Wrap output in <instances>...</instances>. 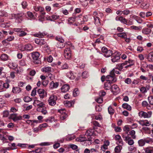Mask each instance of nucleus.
<instances>
[{
	"instance_id": "nucleus-1",
	"label": "nucleus",
	"mask_w": 153,
	"mask_h": 153,
	"mask_svg": "<svg viewBox=\"0 0 153 153\" xmlns=\"http://www.w3.org/2000/svg\"><path fill=\"white\" fill-rule=\"evenodd\" d=\"M18 48L21 51H31L33 50L32 46L30 44H27L25 45H23L22 44H20L18 45Z\"/></svg>"
},
{
	"instance_id": "nucleus-2",
	"label": "nucleus",
	"mask_w": 153,
	"mask_h": 153,
	"mask_svg": "<svg viewBox=\"0 0 153 153\" xmlns=\"http://www.w3.org/2000/svg\"><path fill=\"white\" fill-rule=\"evenodd\" d=\"M40 54L37 52H33L32 53V56L33 58V61L34 63L36 64H39L41 61L39 58Z\"/></svg>"
},
{
	"instance_id": "nucleus-3",
	"label": "nucleus",
	"mask_w": 153,
	"mask_h": 153,
	"mask_svg": "<svg viewBox=\"0 0 153 153\" xmlns=\"http://www.w3.org/2000/svg\"><path fill=\"white\" fill-rule=\"evenodd\" d=\"M57 97L54 95H51L48 100L49 104L51 106H53L56 105V101L57 100Z\"/></svg>"
},
{
	"instance_id": "nucleus-4",
	"label": "nucleus",
	"mask_w": 153,
	"mask_h": 153,
	"mask_svg": "<svg viewBox=\"0 0 153 153\" xmlns=\"http://www.w3.org/2000/svg\"><path fill=\"white\" fill-rule=\"evenodd\" d=\"M152 114V112L151 111L147 112L141 111L139 113V115L140 117L144 118H149L151 116Z\"/></svg>"
},
{
	"instance_id": "nucleus-5",
	"label": "nucleus",
	"mask_w": 153,
	"mask_h": 153,
	"mask_svg": "<svg viewBox=\"0 0 153 153\" xmlns=\"http://www.w3.org/2000/svg\"><path fill=\"white\" fill-rule=\"evenodd\" d=\"M33 105L35 107H38V108H40L44 105L42 102L37 100L36 98H34Z\"/></svg>"
},
{
	"instance_id": "nucleus-6",
	"label": "nucleus",
	"mask_w": 153,
	"mask_h": 153,
	"mask_svg": "<svg viewBox=\"0 0 153 153\" xmlns=\"http://www.w3.org/2000/svg\"><path fill=\"white\" fill-rule=\"evenodd\" d=\"M120 59V55L119 54L114 53L111 56V61L114 62H117Z\"/></svg>"
},
{
	"instance_id": "nucleus-7",
	"label": "nucleus",
	"mask_w": 153,
	"mask_h": 153,
	"mask_svg": "<svg viewBox=\"0 0 153 153\" xmlns=\"http://www.w3.org/2000/svg\"><path fill=\"white\" fill-rule=\"evenodd\" d=\"M10 118L13 121L16 122L21 120L22 119V117L20 116H17L16 114H13L10 115Z\"/></svg>"
},
{
	"instance_id": "nucleus-8",
	"label": "nucleus",
	"mask_w": 153,
	"mask_h": 153,
	"mask_svg": "<svg viewBox=\"0 0 153 153\" xmlns=\"http://www.w3.org/2000/svg\"><path fill=\"white\" fill-rule=\"evenodd\" d=\"M111 90L114 95H117L119 92V88L116 85H114L112 86Z\"/></svg>"
},
{
	"instance_id": "nucleus-9",
	"label": "nucleus",
	"mask_w": 153,
	"mask_h": 153,
	"mask_svg": "<svg viewBox=\"0 0 153 153\" xmlns=\"http://www.w3.org/2000/svg\"><path fill=\"white\" fill-rule=\"evenodd\" d=\"M36 110L38 111L41 112L44 115H45L47 113L46 108L44 106L40 108H37Z\"/></svg>"
},
{
	"instance_id": "nucleus-10",
	"label": "nucleus",
	"mask_w": 153,
	"mask_h": 153,
	"mask_svg": "<svg viewBox=\"0 0 153 153\" xmlns=\"http://www.w3.org/2000/svg\"><path fill=\"white\" fill-rule=\"evenodd\" d=\"M35 41L36 44L41 45H44L46 43V42L44 39H36Z\"/></svg>"
},
{
	"instance_id": "nucleus-11",
	"label": "nucleus",
	"mask_w": 153,
	"mask_h": 153,
	"mask_svg": "<svg viewBox=\"0 0 153 153\" xmlns=\"http://www.w3.org/2000/svg\"><path fill=\"white\" fill-rule=\"evenodd\" d=\"M106 79L107 81H109L108 82H110V83H112L116 81L115 77L110 75L107 76Z\"/></svg>"
},
{
	"instance_id": "nucleus-12",
	"label": "nucleus",
	"mask_w": 153,
	"mask_h": 153,
	"mask_svg": "<svg viewBox=\"0 0 153 153\" xmlns=\"http://www.w3.org/2000/svg\"><path fill=\"white\" fill-rule=\"evenodd\" d=\"M59 86V83L57 82H54L52 81L50 83V88L51 89H53L56 88Z\"/></svg>"
},
{
	"instance_id": "nucleus-13",
	"label": "nucleus",
	"mask_w": 153,
	"mask_h": 153,
	"mask_svg": "<svg viewBox=\"0 0 153 153\" xmlns=\"http://www.w3.org/2000/svg\"><path fill=\"white\" fill-rule=\"evenodd\" d=\"M75 103V101H68L66 100L64 102V105L66 107H71L73 105H74Z\"/></svg>"
},
{
	"instance_id": "nucleus-14",
	"label": "nucleus",
	"mask_w": 153,
	"mask_h": 153,
	"mask_svg": "<svg viewBox=\"0 0 153 153\" xmlns=\"http://www.w3.org/2000/svg\"><path fill=\"white\" fill-rule=\"evenodd\" d=\"M69 89V86L67 84L63 85L61 88V90L62 92L65 93L68 91Z\"/></svg>"
},
{
	"instance_id": "nucleus-15",
	"label": "nucleus",
	"mask_w": 153,
	"mask_h": 153,
	"mask_svg": "<svg viewBox=\"0 0 153 153\" xmlns=\"http://www.w3.org/2000/svg\"><path fill=\"white\" fill-rule=\"evenodd\" d=\"M131 62H132V61L130 60L128 61H125L124 62L117 64V66L118 68H121V69H122L123 68V66L124 65H127L128 63H130Z\"/></svg>"
},
{
	"instance_id": "nucleus-16",
	"label": "nucleus",
	"mask_w": 153,
	"mask_h": 153,
	"mask_svg": "<svg viewBox=\"0 0 153 153\" xmlns=\"http://www.w3.org/2000/svg\"><path fill=\"white\" fill-rule=\"evenodd\" d=\"M46 35V34L45 32L41 33L39 32V33L35 34H33L34 36L36 37L39 38H43Z\"/></svg>"
},
{
	"instance_id": "nucleus-17",
	"label": "nucleus",
	"mask_w": 153,
	"mask_h": 153,
	"mask_svg": "<svg viewBox=\"0 0 153 153\" xmlns=\"http://www.w3.org/2000/svg\"><path fill=\"white\" fill-rule=\"evenodd\" d=\"M93 134V133L90 130H87L85 133V134L87 136L88 140V141H90L91 140V137L90 136Z\"/></svg>"
},
{
	"instance_id": "nucleus-18",
	"label": "nucleus",
	"mask_w": 153,
	"mask_h": 153,
	"mask_svg": "<svg viewBox=\"0 0 153 153\" xmlns=\"http://www.w3.org/2000/svg\"><path fill=\"white\" fill-rule=\"evenodd\" d=\"M38 94L40 98H43L44 97V90L43 89H40L37 91Z\"/></svg>"
},
{
	"instance_id": "nucleus-19",
	"label": "nucleus",
	"mask_w": 153,
	"mask_h": 153,
	"mask_svg": "<svg viewBox=\"0 0 153 153\" xmlns=\"http://www.w3.org/2000/svg\"><path fill=\"white\" fill-rule=\"evenodd\" d=\"M116 20L117 21L119 20L122 23H124V24H126L127 23V20L126 19L122 16H120V17H116Z\"/></svg>"
},
{
	"instance_id": "nucleus-20",
	"label": "nucleus",
	"mask_w": 153,
	"mask_h": 153,
	"mask_svg": "<svg viewBox=\"0 0 153 153\" xmlns=\"http://www.w3.org/2000/svg\"><path fill=\"white\" fill-rule=\"evenodd\" d=\"M67 76L71 79H73L74 78V74L71 71H70L67 73Z\"/></svg>"
},
{
	"instance_id": "nucleus-21",
	"label": "nucleus",
	"mask_w": 153,
	"mask_h": 153,
	"mask_svg": "<svg viewBox=\"0 0 153 153\" xmlns=\"http://www.w3.org/2000/svg\"><path fill=\"white\" fill-rule=\"evenodd\" d=\"M77 141L84 142L85 141L88 140V138L84 136H80L79 137L77 138L76 139Z\"/></svg>"
},
{
	"instance_id": "nucleus-22",
	"label": "nucleus",
	"mask_w": 153,
	"mask_h": 153,
	"mask_svg": "<svg viewBox=\"0 0 153 153\" xmlns=\"http://www.w3.org/2000/svg\"><path fill=\"white\" fill-rule=\"evenodd\" d=\"M111 85L110 82H107L104 84V88L106 90H108L111 89Z\"/></svg>"
},
{
	"instance_id": "nucleus-23",
	"label": "nucleus",
	"mask_w": 153,
	"mask_h": 153,
	"mask_svg": "<svg viewBox=\"0 0 153 153\" xmlns=\"http://www.w3.org/2000/svg\"><path fill=\"white\" fill-rule=\"evenodd\" d=\"M151 30L147 28H143L142 30V33L145 34H148L151 32Z\"/></svg>"
},
{
	"instance_id": "nucleus-24",
	"label": "nucleus",
	"mask_w": 153,
	"mask_h": 153,
	"mask_svg": "<svg viewBox=\"0 0 153 153\" xmlns=\"http://www.w3.org/2000/svg\"><path fill=\"white\" fill-rule=\"evenodd\" d=\"M122 107L123 108L126 109L130 111L131 110V107L126 103H124L123 104Z\"/></svg>"
},
{
	"instance_id": "nucleus-25",
	"label": "nucleus",
	"mask_w": 153,
	"mask_h": 153,
	"mask_svg": "<svg viewBox=\"0 0 153 153\" xmlns=\"http://www.w3.org/2000/svg\"><path fill=\"white\" fill-rule=\"evenodd\" d=\"M95 24L98 26H99L101 25L100 19L98 17H94V18Z\"/></svg>"
},
{
	"instance_id": "nucleus-26",
	"label": "nucleus",
	"mask_w": 153,
	"mask_h": 153,
	"mask_svg": "<svg viewBox=\"0 0 153 153\" xmlns=\"http://www.w3.org/2000/svg\"><path fill=\"white\" fill-rule=\"evenodd\" d=\"M129 134L128 133H126V132L122 134V136L124 140L127 141V140L130 139V137L129 136Z\"/></svg>"
},
{
	"instance_id": "nucleus-27",
	"label": "nucleus",
	"mask_w": 153,
	"mask_h": 153,
	"mask_svg": "<svg viewBox=\"0 0 153 153\" xmlns=\"http://www.w3.org/2000/svg\"><path fill=\"white\" fill-rule=\"evenodd\" d=\"M112 51L111 50H108L105 53H104V56L106 57H109L111 56H112L113 55Z\"/></svg>"
},
{
	"instance_id": "nucleus-28",
	"label": "nucleus",
	"mask_w": 153,
	"mask_h": 153,
	"mask_svg": "<svg viewBox=\"0 0 153 153\" xmlns=\"http://www.w3.org/2000/svg\"><path fill=\"white\" fill-rule=\"evenodd\" d=\"M88 0H79L81 4L83 7H86L88 4Z\"/></svg>"
},
{
	"instance_id": "nucleus-29",
	"label": "nucleus",
	"mask_w": 153,
	"mask_h": 153,
	"mask_svg": "<svg viewBox=\"0 0 153 153\" xmlns=\"http://www.w3.org/2000/svg\"><path fill=\"white\" fill-rule=\"evenodd\" d=\"M21 91V89L19 87H13L12 92L14 93H19Z\"/></svg>"
},
{
	"instance_id": "nucleus-30",
	"label": "nucleus",
	"mask_w": 153,
	"mask_h": 153,
	"mask_svg": "<svg viewBox=\"0 0 153 153\" xmlns=\"http://www.w3.org/2000/svg\"><path fill=\"white\" fill-rule=\"evenodd\" d=\"M38 120H27L26 121L27 123L28 124H31V126L33 127L34 126L33 123H38Z\"/></svg>"
},
{
	"instance_id": "nucleus-31",
	"label": "nucleus",
	"mask_w": 153,
	"mask_h": 153,
	"mask_svg": "<svg viewBox=\"0 0 153 153\" xmlns=\"http://www.w3.org/2000/svg\"><path fill=\"white\" fill-rule=\"evenodd\" d=\"M34 9L36 11H39L40 12H42L44 10V8H43L39 6L34 7Z\"/></svg>"
},
{
	"instance_id": "nucleus-32",
	"label": "nucleus",
	"mask_w": 153,
	"mask_h": 153,
	"mask_svg": "<svg viewBox=\"0 0 153 153\" xmlns=\"http://www.w3.org/2000/svg\"><path fill=\"white\" fill-rule=\"evenodd\" d=\"M42 70L43 72H50L51 71V68L49 67H45L42 68Z\"/></svg>"
},
{
	"instance_id": "nucleus-33",
	"label": "nucleus",
	"mask_w": 153,
	"mask_h": 153,
	"mask_svg": "<svg viewBox=\"0 0 153 153\" xmlns=\"http://www.w3.org/2000/svg\"><path fill=\"white\" fill-rule=\"evenodd\" d=\"M122 149V147L121 146H116L114 149V151L116 153H120Z\"/></svg>"
},
{
	"instance_id": "nucleus-34",
	"label": "nucleus",
	"mask_w": 153,
	"mask_h": 153,
	"mask_svg": "<svg viewBox=\"0 0 153 153\" xmlns=\"http://www.w3.org/2000/svg\"><path fill=\"white\" fill-rule=\"evenodd\" d=\"M55 39L57 41H58V42L57 43H64V40L61 37L59 36H56L55 37Z\"/></svg>"
},
{
	"instance_id": "nucleus-35",
	"label": "nucleus",
	"mask_w": 153,
	"mask_h": 153,
	"mask_svg": "<svg viewBox=\"0 0 153 153\" xmlns=\"http://www.w3.org/2000/svg\"><path fill=\"white\" fill-rule=\"evenodd\" d=\"M149 89V87H146V88L142 87L140 89V91L142 93H145L147 92V90Z\"/></svg>"
},
{
	"instance_id": "nucleus-36",
	"label": "nucleus",
	"mask_w": 153,
	"mask_h": 153,
	"mask_svg": "<svg viewBox=\"0 0 153 153\" xmlns=\"http://www.w3.org/2000/svg\"><path fill=\"white\" fill-rule=\"evenodd\" d=\"M131 127L130 126H125L123 128V131L125 132H126V133H128V132L130 131V128Z\"/></svg>"
},
{
	"instance_id": "nucleus-37",
	"label": "nucleus",
	"mask_w": 153,
	"mask_h": 153,
	"mask_svg": "<svg viewBox=\"0 0 153 153\" xmlns=\"http://www.w3.org/2000/svg\"><path fill=\"white\" fill-rule=\"evenodd\" d=\"M3 45L6 47H8L9 45V43L6 39H5L2 42Z\"/></svg>"
},
{
	"instance_id": "nucleus-38",
	"label": "nucleus",
	"mask_w": 153,
	"mask_h": 153,
	"mask_svg": "<svg viewBox=\"0 0 153 153\" xmlns=\"http://www.w3.org/2000/svg\"><path fill=\"white\" fill-rule=\"evenodd\" d=\"M0 59L3 61H6L7 59L8 56L6 54H3L1 55Z\"/></svg>"
},
{
	"instance_id": "nucleus-39",
	"label": "nucleus",
	"mask_w": 153,
	"mask_h": 153,
	"mask_svg": "<svg viewBox=\"0 0 153 153\" xmlns=\"http://www.w3.org/2000/svg\"><path fill=\"white\" fill-rule=\"evenodd\" d=\"M83 78H86L88 76V74L87 71H85L82 73V75Z\"/></svg>"
},
{
	"instance_id": "nucleus-40",
	"label": "nucleus",
	"mask_w": 153,
	"mask_h": 153,
	"mask_svg": "<svg viewBox=\"0 0 153 153\" xmlns=\"http://www.w3.org/2000/svg\"><path fill=\"white\" fill-rule=\"evenodd\" d=\"M75 21V17H71L68 19V21L69 24H71L74 22Z\"/></svg>"
},
{
	"instance_id": "nucleus-41",
	"label": "nucleus",
	"mask_w": 153,
	"mask_h": 153,
	"mask_svg": "<svg viewBox=\"0 0 153 153\" xmlns=\"http://www.w3.org/2000/svg\"><path fill=\"white\" fill-rule=\"evenodd\" d=\"M56 46L57 47L61 48H64L65 46V44L64 43H57Z\"/></svg>"
},
{
	"instance_id": "nucleus-42",
	"label": "nucleus",
	"mask_w": 153,
	"mask_h": 153,
	"mask_svg": "<svg viewBox=\"0 0 153 153\" xmlns=\"http://www.w3.org/2000/svg\"><path fill=\"white\" fill-rule=\"evenodd\" d=\"M148 59L150 61H153V53L151 52L148 55Z\"/></svg>"
},
{
	"instance_id": "nucleus-43",
	"label": "nucleus",
	"mask_w": 153,
	"mask_h": 153,
	"mask_svg": "<svg viewBox=\"0 0 153 153\" xmlns=\"http://www.w3.org/2000/svg\"><path fill=\"white\" fill-rule=\"evenodd\" d=\"M73 95L74 97L76 96L79 94V91L77 88H75L73 91Z\"/></svg>"
},
{
	"instance_id": "nucleus-44",
	"label": "nucleus",
	"mask_w": 153,
	"mask_h": 153,
	"mask_svg": "<svg viewBox=\"0 0 153 153\" xmlns=\"http://www.w3.org/2000/svg\"><path fill=\"white\" fill-rule=\"evenodd\" d=\"M64 56L66 59H69L71 57V53L70 52L64 54Z\"/></svg>"
},
{
	"instance_id": "nucleus-45",
	"label": "nucleus",
	"mask_w": 153,
	"mask_h": 153,
	"mask_svg": "<svg viewBox=\"0 0 153 153\" xmlns=\"http://www.w3.org/2000/svg\"><path fill=\"white\" fill-rule=\"evenodd\" d=\"M117 35L118 37L123 38H125L126 36V34L125 33H118Z\"/></svg>"
},
{
	"instance_id": "nucleus-46",
	"label": "nucleus",
	"mask_w": 153,
	"mask_h": 153,
	"mask_svg": "<svg viewBox=\"0 0 153 153\" xmlns=\"http://www.w3.org/2000/svg\"><path fill=\"white\" fill-rule=\"evenodd\" d=\"M145 151L146 153H153V149L147 148L146 149Z\"/></svg>"
},
{
	"instance_id": "nucleus-47",
	"label": "nucleus",
	"mask_w": 153,
	"mask_h": 153,
	"mask_svg": "<svg viewBox=\"0 0 153 153\" xmlns=\"http://www.w3.org/2000/svg\"><path fill=\"white\" fill-rule=\"evenodd\" d=\"M139 145L140 146H143L145 144V141L144 140L141 139L138 141Z\"/></svg>"
},
{
	"instance_id": "nucleus-48",
	"label": "nucleus",
	"mask_w": 153,
	"mask_h": 153,
	"mask_svg": "<svg viewBox=\"0 0 153 153\" xmlns=\"http://www.w3.org/2000/svg\"><path fill=\"white\" fill-rule=\"evenodd\" d=\"M108 113L110 114H113L114 113V110L111 106L108 107Z\"/></svg>"
},
{
	"instance_id": "nucleus-49",
	"label": "nucleus",
	"mask_w": 153,
	"mask_h": 153,
	"mask_svg": "<svg viewBox=\"0 0 153 153\" xmlns=\"http://www.w3.org/2000/svg\"><path fill=\"white\" fill-rule=\"evenodd\" d=\"M31 98L28 96L25 97L24 98V100L25 102H28L32 100Z\"/></svg>"
},
{
	"instance_id": "nucleus-50",
	"label": "nucleus",
	"mask_w": 153,
	"mask_h": 153,
	"mask_svg": "<svg viewBox=\"0 0 153 153\" xmlns=\"http://www.w3.org/2000/svg\"><path fill=\"white\" fill-rule=\"evenodd\" d=\"M148 100L149 103L152 105H153V96L148 97Z\"/></svg>"
},
{
	"instance_id": "nucleus-51",
	"label": "nucleus",
	"mask_w": 153,
	"mask_h": 153,
	"mask_svg": "<svg viewBox=\"0 0 153 153\" xmlns=\"http://www.w3.org/2000/svg\"><path fill=\"white\" fill-rule=\"evenodd\" d=\"M48 126V124L47 123H44L40 125L39 126V128L40 130H42V129L43 128H45L46 127Z\"/></svg>"
},
{
	"instance_id": "nucleus-52",
	"label": "nucleus",
	"mask_w": 153,
	"mask_h": 153,
	"mask_svg": "<svg viewBox=\"0 0 153 153\" xmlns=\"http://www.w3.org/2000/svg\"><path fill=\"white\" fill-rule=\"evenodd\" d=\"M7 16L8 14L6 12L4 11H0V16Z\"/></svg>"
},
{
	"instance_id": "nucleus-53",
	"label": "nucleus",
	"mask_w": 153,
	"mask_h": 153,
	"mask_svg": "<svg viewBox=\"0 0 153 153\" xmlns=\"http://www.w3.org/2000/svg\"><path fill=\"white\" fill-rule=\"evenodd\" d=\"M96 101L99 103H101L102 102L103 99L102 97H100L95 100Z\"/></svg>"
},
{
	"instance_id": "nucleus-54",
	"label": "nucleus",
	"mask_w": 153,
	"mask_h": 153,
	"mask_svg": "<svg viewBox=\"0 0 153 153\" xmlns=\"http://www.w3.org/2000/svg\"><path fill=\"white\" fill-rule=\"evenodd\" d=\"M52 19L53 20H55L59 18V15L56 14H53L51 16Z\"/></svg>"
},
{
	"instance_id": "nucleus-55",
	"label": "nucleus",
	"mask_w": 153,
	"mask_h": 153,
	"mask_svg": "<svg viewBox=\"0 0 153 153\" xmlns=\"http://www.w3.org/2000/svg\"><path fill=\"white\" fill-rule=\"evenodd\" d=\"M27 34V33L25 32L24 31L22 30L19 33V36H23L26 35Z\"/></svg>"
},
{
	"instance_id": "nucleus-56",
	"label": "nucleus",
	"mask_w": 153,
	"mask_h": 153,
	"mask_svg": "<svg viewBox=\"0 0 153 153\" xmlns=\"http://www.w3.org/2000/svg\"><path fill=\"white\" fill-rule=\"evenodd\" d=\"M106 94V92L103 91H101L99 93V96L100 97H103L105 96Z\"/></svg>"
},
{
	"instance_id": "nucleus-57",
	"label": "nucleus",
	"mask_w": 153,
	"mask_h": 153,
	"mask_svg": "<svg viewBox=\"0 0 153 153\" xmlns=\"http://www.w3.org/2000/svg\"><path fill=\"white\" fill-rule=\"evenodd\" d=\"M127 140L128 141V144L130 145H132L134 143V142L133 141V140L131 139H130H130H129Z\"/></svg>"
},
{
	"instance_id": "nucleus-58",
	"label": "nucleus",
	"mask_w": 153,
	"mask_h": 153,
	"mask_svg": "<svg viewBox=\"0 0 153 153\" xmlns=\"http://www.w3.org/2000/svg\"><path fill=\"white\" fill-rule=\"evenodd\" d=\"M68 66L66 63H65L61 67V68L62 70L67 69L68 68Z\"/></svg>"
},
{
	"instance_id": "nucleus-59",
	"label": "nucleus",
	"mask_w": 153,
	"mask_h": 153,
	"mask_svg": "<svg viewBox=\"0 0 153 153\" xmlns=\"http://www.w3.org/2000/svg\"><path fill=\"white\" fill-rule=\"evenodd\" d=\"M28 16L30 18L34 19V17L32 13L30 12H28L27 13Z\"/></svg>"
},
{
	"instance_id": "nucleus-60",
	"label": "nucleus",
	"mask_w": 153,
	"mask_h": 153,
	"mask_svg": "<svg viewBox=\"0 0 153 153\" xmlns=\"http://www.w3.org/2000/svg\"><path fill=\"white\" fill-rule=\"evenodd\" d=\"M130 11L127 9H126L123 11V14L125 15H127L130 14Z\"/></svg>"
},
{
	"instance_id": "nucleus-61",
	"label": "nucleus",
	"mask_w": 153,
	"mask_h": 153,
	"mask_svg": "<svg viewBox=\"0 0 153 153\" xmlns=\"http://www.w3.org/2000/svg\"><path fill=\"white\" fill-rule=\"evenodd\" d=\"M22 5L23 8H25L27 6V4L26 1H23L22 3Z\"/></svg>"
},
{
	"instance_id": "nucleus-62",
	"label": "nucleus",
	"mask_w": 153,
	"mask_h": 153,
	"mask_svg": "<svg viewBox=\"0 0 153 153\" xmlns=\"http://www.w3.org/2000/svg\"><path fill=\"white\" fill-rule=\"evenodd\" d=\"M68 116L66 114H62L60 116L61 119L62 120H64Z\"/></svg>"
},
{
	"instance_id": "nucleus-63",
	"label": "nucleus",
	"mask_w": 153,
	"mask_h": 153,
	"mask_svg": "<svg viewBox=\"0 0 153 153\" xmlns=\"http://www.w3.org/2000/svg\"><path fill=\"white\" fill-rule=\"evenodd\" d=\"M36 94V88H34L33 90L32 91L31 96H35Z\"/></svg>"
},
{
	"instance_id": "nucleus-64",
	"label": "nucleus",
	"mask_w": 153,
	"mask_h": 153,
	"mask_svg": "<svg viewBox=\"0 0 153 153\" xmlns=\"http://www.w3.org/2000/svg\"><path fill=\"white\" fill-rule=\"evenodd\" d=\"M125 82L127 84H130L131 82V80L130 79L127 78L125 80Z\"/></svg>"
}]
</instances>
